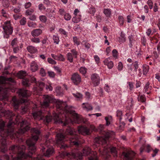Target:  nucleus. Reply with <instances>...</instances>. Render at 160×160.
Instances as JSON below:
<instances>
[{
	"label": "nucleus",
	"instance_id": "obj_1",
	"mask_svg": "<svg viewBox=\"0 0 160 160\" xmlns=\"http://www.w3.org/2000/svg\"><path fill=\"white\" fill-rule=\"evenodd\" d=\"M56 104L57 110L60 115L65 117V121L63 123L64 126H66L71 122L72 118L76 119L78 118V114L74 110L72 109L71 107H69L65 102L58 100L56 102Z\"/></svg>",
	"mask_w": 160,
	"mask_h": 160
},
{
	"label": "nucleus",
	"instance_id": "obj_2",
	"mask_svg": "<svg viewBox=\"0 0 160 160\" xmlns=\"http://www.w3.org/2000/svg\"><path fill=\"white\" fill-rule=\"evenodd\" d=\"M76 133V131L73 128L68 127L66 129L64 134L61 133L57 134L56 142L58 144H62L63 143L65 137H67L71 141V144L78 146L79 145L78 142L79 137Z\"/></svg>",
	"mask_w": 160,
	"mask_h": 160
},
{
	"label": "nucleus",
	"instance_id": "obj_3",
	"mask_svg": "<svg viewBox=\"0 0 160 160\" xmlns=\"http://www.w3.org/2000/svg\"><path fill=\"white\" fill-rule=\"evenodd\" d=\"M39 136L37 135H34L31 138L27 140L26 143L30 151L28 153L24 152L23 151L20 152L18 154V159L21 160L32 158V155L35 152L36 148L35 144L38 139Z\"/></svg>",
	"mask_w": 160,
	"mask_h": 160
},
{
	"label": "nucleus",
	"instance_id": "obj_4",
	"mask_svg": "<svg viewBox=\"0 0 160 160\" xmlns=\"http://www.w3.org/2000/svg\"><path fill=\"white\" fill-rule=\"evenodd\" d=\"M5 126L4 123H0V135L2 138L0 141V149L2 152H4L6 147V140L7 139L10 138L12 139L18 138V137L16 134L13 133L12 130H10L8 129H3Z\"/></svg>",
	"mask_w": 160,
	"mask_h": 160
},
{
	"label": "nucleus",
	"instance_id": "obj_5",
	"mask_svg": "<svg viewBox=\"0 0 160 160\" xmlns=\"http://www.w3.org/2000/svg\"><path fill=\"white\" fill-rule=\"evenodd\" d=\"M2 27L3 29L4 38L7 39L9 38L10 35L12 34L13 31V28L12 26L11 21L8 20L2 24Z\"/></svg>",
	"mask_w": 160,
	"mask_h": 160
},
{
	"label": "nucleus",
	"instance_id": "obj_6",
	"mask_svg": "<svg viewBox=\"0 0 160 160\" xmlns=\"http://www.w3.org/2000/svg\"><path fill=\"white\" fill-rule=\"evenodd\" d=\"M21 128L19 129L17 133L19 134H22L26 132L29 130L30 126L29 124L26 120H22L20 123Z\"/></svg>",
	"mask_w": 160,
	"mask_h": 160
},
{
	"label": "nucleus",
	"instance_id": "obj_7",
	"mask_svg": "<svg viewBox=\"0 0 160 160\" xmlns=\"http://www.w3.org/2000/svg\"><path fill=\"white\" fill-rule=\"evenodd\" d=\"M111 136V133L108 132H107L105 133L103 138H96L94 141L97 143L99 144H105L107 143V141L109 139Z\"/></svg>",
	"mask_w": 160,
	"mask_h": 160
},
{
	"label": "nucleus",
	"instance_id": "obj_8",
	"mask_svg": "<svg viewBox=\"0 0 160 160\" xmlns=\"http://www.w3.org/2000/svg\"><path fill=\"white\" fill-rule=\"evenodd\" d=\"M83 154L84 155L90 156L88 157L89 160H98L97 156L96 155V153L91 151V149L89 148H84L83 150Z\"/></svg>",
	"mask_w": 160,
	"mask_h": 160
},
{
	"label": "nucleus",
	"instance_id": "obj_9",
	"mask_svg": "<svg viewBox=\"0 0 160 160\" xmlns=\"http://www.w3.org/2000/svg\"><path fill=\"white\" fill-rule=\"evenodd\" d=\"M72 82L76 86H78L82 81L81 76L77 72L72 74L71 77Z\"/></svg>",
	"mask_w": 160,
	"mask_h": 160
},
{
	"label": "nucleus",
	"instance_id": "obj_10",
	"mask_svg": "<svg viewBox=\"0 0 160 160\" xmlns=\"http://www.w3.org/2000/svg\"><path fill=\"white\" fill-rule=\"evenodd\" d=\"M12 105L13 108L16 109L18 108L20 102L16 97H13L12 98ZM28 100L27 99H21L20 102L21 103H26L28 102Z\"/></svg>",
	"mask_w": 160,
	"mask_h": 160
},
{
	"label": "nucleus",
	"instance_id": "obj_11",
	"mask_svg": "<svg viewBox=\"0 0 160 160\" xmlns=\"http://www.w3.org/2000/svg\"><path fill=\"white\" fill-rule=\"evenodd\" d=\"M91 79L94 86H97L99 84L100 77L98 74L96 73L92 74L91 76Z\"/></svg>",
	"mask_w": 160,
	"mask_h": 160
},
{
	"label": "nucleus",
	"instance_id": "obj_12",
	"mask_svg": "<svg viewBox=\"0 0 160 160\" xmlns=\"http://www.w3.org/2000/svg\"><path fill=\"white\" fill-rule=\"evenodd\" d=\"M53 98L48 95H47L45 96L42 105L45 108H47L49 106L50 103L53 102Z\"/></svg>",
	"mask_w": 160,
	"mask_h": 160
},
{
	"label": "nucleus",
	"instance_id": "obj_13",
	"mask_svg": "<svg viewBox=\"0 0 160 160\" xmlns=\"http://www.w3.org/2000/svg\"><path fill=\"white\" fill-rule=\"evenodd\" d=\"M78 130L79 133L82 135H88L90 134V130L86 127L81 126L78 127Z\"/></svg>",
	"mask_w": 160,
	"mask_h": 160
},
{
	"label": "nucleus",
	"instance_id": "obj_14",
	"mask_svg": "<svg viewBox=\"0 0 160 160\" xmlns=\"http://www.w3.org/2000/svg\"><path fill=\"white\" fill-rule=\"evenodd\" d=\"M31 92L29 91L20 89L18 91L19 95L22 98H27L31 95Z\"/></svg>",
	"mask_w": 160,
	"mask_h": 160
},
{
	"label": "nucleus",
	"instance_id": "obj_15",
	"mask_svg": "<svg viewBox=\"0 0 160 160\" xmlns=\"http://www.w3.org/2000/svg\"><path fill=\"white\" fill-rule=\"evenodd\" d=\"M8 89L7 88H0V100H2L7 98Z\"/></svg>",
	"mask_w": 160,
	"mask_h": 160
},
{
	"label": "nucleus",
	"instance_id": "obj_16",
	"mask_svg": "<svg viewBox=\"0 0 160 160\" xmlns=\"http://www.w3.org/2000/svg\"><path fill=\"white\" fill-rule=\"evenodd\" d=\"M122 154L123 160H132L133 159V156L129 152H123Z\"/></svg>",
	"mask_w": 160,
	"mask_h": 160
},
{
	"label": "nucleus",
	"instance_id": "obj_17",
	"mask_svg": "<svg viewBox=\"0 0 160 160\" xmlns=\"http://www.w3.org/2000/svg\"><path fill=\"white\" fill-rule=\"evenodd\" d=\"M38 66L37 62L32 61L30 64V69L32 72H35L38 70Z\"/></svg>",
	"mask_w": 160,
	"mask_h": 160
},
{
	"label": "nucleus",
	"instance_id": "obj_18",
	"mask_svg": "<svg viewBox=\"0 0 160 160\" xmlns=\"http://www.w3.org/2000/svg\"><path fill=\"white\" fill-rule=\"evenodd\" d=\"M72 158H73L76 160H82V153L78 152L76 153H71Z\"/></svg>",
	"mask_w": 160,
	"mask_h": 160
},
{
	"label": "nucleus",
	"instance_id": "obj_19",
	"mask_svg": "<svg viewBox=\"0 0 160 160\" xmlns=\"http://www.w3.org/2000/svg\"><path fill=\"white\" fill-rule=\"evenodd\" d=\"M42 30L40 29H36L32 31L31 35L34 37H37L42 33Z\"/></svg>",
	"mask_w": 160,
	"mask_h": 160
},
{
	"label": "nucleus",
	"instance_id": "obj_20",
	"mask_svg": "<svg viewBox=\"0 0 160 160\" xmlns=\"http://www.w3.org/2000/svg\"><path fill=\"white\" fill-rule=\"evenodd\" d=\"M103 62L104 64L107 65L109 69H111L113 67L114 64L113 62L109 61L108 58L105 59Z\"/></svg>",
	"mask_w": 160,
	"mask_h": 160
},
{
	"label": "nucleus",
	"instance_id": "obj_21",
	"mask_svg": "<svg viewBox=\"0 0 160 160\" xmlns=\"http://www.w3.org/2000/svg\"><path fill=\"white\" fill-rule=\"evenodd\" d=\"M26 49L28 52L31 54L35 53L38 51L37 48L32 45L28 46Z\"/></svg>",
	"mask_w": 160,
	"mask_h": 160
},
{
	"label": "nucleus",
	"instance_id": "obj_22",
	"mask_svg": "<svg viewBox=\"0 0 160 160\" xmlns=\"http://www.w3.org/2000/svg\"><path fill=\"white\" fill-rule=\"evenodd\" d=\"M139 95H138L137 98L138 102L142 103H146V98L144 95H140V93L139 92Z\"/></svg>",
	"mask_w": 160,
	"mask_h": 160
},
{
	"label": "nucleus",
	"instance_id": "obj_23",
	"mask_svg": "<svg viewBox=\"0 0 160 160\" xmlns=\"http://www.w3.org/2000/svg\"><path fill=\"white\" fill-rule=\"evenodd\" d=\"M82 107L84 109H86L87 111L92 110L93 109V108L91 105L88 103L82 104Z\"/></svg>",
	"mask_w": 160,
	"mask_h": 160
},
{
	"label": "nucleus",
	"instance_id": "obj_24",
	"mask_svg": "<svg viewBox=\"0 0 160 160\" xmlns=\"http://www.w3.org/2000/svg\"><path fill=\"white\" fill-rule=\"evenodd\" d=\"M54 151L52 148H48L45 152L43 153L44 156L45 157H49L53 153Z\"/></svg>",
	"mask_w": 160,
	"mask_h": 160
},
{
	"label": "nucleus",
	"instance_id": "obj_25",
	"mask_svg": "<svg viewBox=\"0 0 160 160\" xmlns=\"http://www.w3.org/2000/svg\"><path fill=\"white\" fill-rule=\"evenodd\" d=\"M103 12L106 17L108 18L111 17L112 14V10L111 9L104 8L103 9Z\"/></svg>",
	"mask_w": 160,
	"mask_h": 160
},
{
	"label": "nucleus",
	"instance_id": "obj_26",
	"mask_svg": "<svg viewBox=\"0 0 160 160\" xmlns=\"http://www.w3.org/2000/svg\"><path fill=\"white\" fill-rule=\"evenodd\" d=\"M152 88V86L150 85V83L149 82H148L144 86L143 92H146L148 91H151Z\"/></svg>",
	"mask_w": 160,
	"mask_h": 160
},
{
	"label": "nucleus",
	"instance_id": "obj_27",
	"mask_svg": "<svg viewBox=\"0 0 160 160\" xmlns=\"http://www.w3.org/2000/svg\"><path fill=\"white\" fill-rule=\"evenodd\" d=\"M26 75V72L23 71H20L17 73V76L20 79H24V78Z\"/></svg>",
	"mask_w": 160,
	"mask_h": 160
},
{
	"label": "nucleus",
	"instance_id": "obj_28",
	"mask_svg": "<svg viewBox=\"0 0 160 160\" xmlns=\"http://www.w3.org/2000/svg\"><path fill=\"white\" fill-rule=\"evenodd\" d=\"M122 112L120 110L118 109L116 111V116L119 119V122H120L122 119Z\"/></svg>",
	"mask_w": 160,
	"mask_h": 160
},
{
	"label": "nucleus",
	"instance_id": "obj_29",
	"mask_svg": "<svg viewBox=\"0 0 160 160\" xmlns=\"http://www.w3.org/2000/svg\"><path fill=\"white\" fill-rule=\"evenodd\" d=\"M118 41L120 43H123L126 41L125 34L122 32H121L120 36L119 37Z\"/></svg>",
	"mask_w": 160,
	"mask_h": 160
},
{
	"label": "nucleus",
	"instance_id": "obj_30",
	"mask_svg": "<svg viewBox=\"0 0 160 160\" xmlns=\"http://www.w3.org/2000/svg\"><path fill=\"white\" fill-rule=\"evenodd\" d=\"M142 69L143 74L146 76L149 71V66L146 64H144L142 66Z\"/></svg>",
	"mask_w": 160,
	"mask_h": 160
},
{
	"label": "nucleus",
	"instance_id": "obj_31",
	"mask_svg": "<svg viewBox=\"0 0 160 160\" xmlns=\"http://www.w3.org/2000/svg\"><path fill=\"white\" fill-rule=\"evenodd\" d=\"M81 19V15L75 16L72 19V21L74 23H77L80 21Z\"/></svg>",
	"mask_w": 160,
	"mask_h": 160
},
{
	"label": "nucleus",
	"instance_id": "obj_32",
	"mask_svg": "<svg viewBox=\"0 0 160 160\" xmlns=\"http://www.w3.org/2000/svg\"><path fill=\"white\" fill-rule=\"evenodd\" d=\"M67 59L71 63L73 61V57L71 52H68L66 55Z\"/></svg>",
	"mask_w": 160,
	"mask_h": 160
},
{
	"label": "nucleus",
	"instance_id": "obj_33",
	"mask_svg": "<svg viewBox=\"0 0 160 160\" xmlns=\"http://www.w3.org/2000/svg\"><path fill=\"white\" fill-rule=\"evenodd\" d=\"M18 40L17 38H14L11 41L10 43V45L11 46V48L18 46Z\"/></svg>",
	"mask_w": 160,
	"mask_h": 160
},
{
	"label": "nucleus",
	"instance_id": "obj_34",
	"mask_svg": "<svg viewBox=\"0 0 160 160\" xmlns=\"http://www.w3.org/2000/svg\"><path fill=\"white\" fill-rule=\"evenodd\" d=\"M22 83V85L26 87H29L30 85L29 80L28 78L23 79Z\"/></svg>",
	"mask_w": 160,
	"mask_h": 160
},
{
	"label": "nucleus",
	"instance_id": "obj_35",
	"mask_svg": "<svg viewBox=\"0 0 160 160\" xmlns=\"http://www.w3.org/2000/svg\"><path fill=\"white\" fill-rule=\"evenodd\" d=\"M125 125V123L124 122H120L119 125L117 128L119 132H122L123 130Z\"/></svg>",
	"mask_w": 160,
	"mask_h": 160
},
{
	"label": "nucleus",
	"instance_id": "obj_36",
	"mask_svg": "<svg viewBox=\"0 0 160 160\" xmlns=\"http://www.w3.org/2000/svg\"><path fill=\"white\" fill-rule=\"evenodd\" d=\"M2 4L4 7L8 8L10 5L9 0H2Z\"/></svg>",
	"mask_w": 160,
	"mask_h": 160
},
{
	"label": "nucleus",
	"instance_id": "obj_37",
	"mask_svg": "<svg viewBox=\"0 0 160 160\" xmlns=\"http://www.w3.org/2000/svg\"><path fill=\"white\" fill-rule=\"evenodd\" d=\"M34 10L33 8H29L25 12V15L26 16H30L34 12Z\"/></svg>",
	"mask_w": 160,
	"mask_h": 160
},
{
	"label": "nucleus",
	"instance_id": "obj_38",
	"mask_svg": "<svg viewBox=\"0 0 160 160\" xmlns=\"http://www.w3.org/2000/svg\"><path fill=\"white\" fill-rule=\"evenodd\" d=\"M52 39L53 40V42L56 44H59L60 41L59 37L58 35H54L52 36Z\"/></svg>",
	"mask_w": 160,
	"mask_h": 160
},
{
	"label": "nucleus",
	"instance_id": "obj_39",
	"mask_svg": "<svg viewBox=\"0 0 160 160\" xmlns=\"http://www.w3.org/2000/svg\"><path fill=\"white\" fill-rule=\"evenodd\" d=\"M128 38L129 40V46L130 48H132L133 46V42L135 40H134L133 37L132 35H131L128 37Z\"/></svg>",
	"mask_w": 160,
	"mask_h": 160
},
{
	"label": "nucleus",
	"instance_id": "obj_40",
	"mask_svg": "<svg viewBox=\"0 0 160 160\" xmlns=\"http://www.w3.org/2000/svg\"><path fill=\"white\" fill-rule=\"evenodd\" d=\"M72 39L74 45L76 44L77 46L80 45V42L77 36L73 37Z\"/></svg>",
	"mask_w": 160,
	"mask_h": 160
},
{
	"label": "nucleus",
	"instance_id": "obj_41",
	"mask_svg": "<svg viewBox=\"0 0 160 160\" xmlns=\"http://www.w3.org/2000/svg\"><path fill=\"white\" fill-rule=\"evenodd\" d=\"M36 84L40 91H42L45 86V83L42 82H38Z\"/></svg>",
	"mask_w": 160,
	"mask_h": 160
},
{
	"label": "nucleus",
	"instance_id": "obj_42",
	"mask_svg": "<svg viewBox=\"0 0 160 160\" xmlns=\"http://www.w3.org/2000/svg\"><path fill=\"white\" fill-rule=\"evenodd\" d=\"M70 51L71 52V53H72L74 58H77L78 53L76 49H73L71 50Z\"/></svg>",
	"mask_w": 160,
	"mask_h": 160
},
{
	"label": "nucleus",
	"instance_id": "obj_43",
	"mask_svg": "<svg viewBox=\"0 0 160 160\" xmlns=\"http://www.w3.org/2000/svg\"><path fill=\"white\" fill-rule=\"evenodd\" d=\"M39 74L42 77H44L46 76L47 73L43 68H40L39 70Z\"/></svg>",
	"mask_w": 160,
	"mask_h": 160
},
{
	"label": "nucleus",
	"instance_id": "obj_44",
	"mask_svg": "<svg viewBox=\"0 0 160 160\" xmlns=\"http://www.w3.org/2000/svg\"><path fill=\"white\" fill-rule=\"evenodd\" d=\"M105 119L106 121V125L108 126L111 123L110 120L112 119V117L110 116L105 117Z\"/></svg>",
	"mask_w": 160,
	"mask_h": 160
},
{
	"label": "nucleus",
	"instance_id": "obj_45",
	"mask_svg": "<svg viewBox=\"0 0 160 160\" xmlns=\"http://www.w3.org/2000/svg\"><path fill=\"white\" fill-rule=\"evenodd\" d=\"M40 20L42 22L45 23L47 21V17L45 15H40L39 17Z\"/></svg>",
	"mask_w": 160,
	"mask_h": 160
},
{
	"label": "nucleus",
	"instance_id": "obj_46",
	"mask_svg": "<svg viewBox=\"0 0 160 160\" xmlns=\"http://www.w3.org/2000/svg\"><path fill=\"white\" fill-rule=\"evenodd\" d=\"M118 19L120 25L122 26L123 25L124 23V18L122 16L119 15L118 17Z\"/></svg>",
	"mask_w": 160,
	"mask_h": 160
},
{
	"label": "nucleus",
	"instance_id": "obj_47",
	"mask_svg": "<svg viewBox=\"0 0 160 160\" xmlns=\"http://www.w3.org/2000/svg\"><path fill=\"white\" fill-rule=\"evenodd\" d=\"M31 132L32 133L36 134V135H39L40 133V131L37 128H33L31 129Z\"/></svg>",
	"mask_w": 160,
	"mask_h": 160
},
{
	"label": "nucleus",
	"instance_id": "obj_48",
	"mask_svg": "<svg viewBox=\"0 0 160 160\" xmlns=\"http://www.w3.org/2000/svg\"><path fill=\"white\" fill-rule=\"evenodd\" d=\"M27 24L28 27L34 28H36L37 25L36 23L31 21H28Z\"/></svg>",
	"mask_w": 160,
	"mask_h": 160
},
{
	"label": "nucleus",
	"instance_id": "obj_49",
	"mask_svg": "<svg viewBox=\"0 0 160 160\" xmlns=\"http://www.w3.org/2000/svg\"><path fill=\"white\" fill-rule=\"evenodd\" d=\"M141 43L142 45L144 46H146L147 40L145 36H142L141 38Z\"/></svg>",
	"mask_w": 160,
	"mask_h": 160
},
{
	"label": "nucleus",
	"instance_id": "obj_50",
	"mask_svg": "<svg viewBox=\"0 0 160 160\" xmlns=\"http://www.w3.org/2000/svg\"><path fill=\"white\" fill-rule=\"evenodd\" d=\"M27 22L26 18L24 17H23L19 21L20 25L23 26L26 24Z\"/></svg>",
	"mask_w": 160,
	"mask_h": 160
},
{
	"label": "nucleus",
	"instance_id": "obj_51",
	"mask_svg": "<svg viewBox=\"0 0 160 160\" xmlns=\"http://www.w3.org/2000/svg\"><path fill=\"white\" fill-rule=\"evenodd\" d=\"M58 31L60 34L65 36L66 37L67 36L68 32H67L64 29L60 28L59 29Z\"/></svg>",
	"mask_w": 160,
	"mask_h": 160
},
{
	"label": "nucleus",
	"instance_id": "obj_52",
	"mask_svg": "<svg viewBox=\"0 0 160 160\" xmlns=\"http://www.w3.org/2000/svg\"><path fill=\"white\" fill-rule=\"evenodd\" d=\"M118 51L116 49H114L112 51V56L115 59L118 58Z\"/></svg>",
	"mask_w": 160,
	"mask_h": 160
},
{
	"label": "nucleus",
	"instance_id": "obj_53",
	"mask_svg": "<svg viewBox=\"0 0 160 160\" xmlns=\"http://www.w3.org/2000/svg\"><path fill=\"white\" fill-rule=\"evenodd\" d=\"M87 68L85 67H81L79 69L80 72L82 74L84 75L87 72Z\"/></svg>",
	"mask_w": 160,
	"mask_h": 160
},
{
	"label": "nucleus",
	"instance_id": "obj_54",
	"mask_svg": "<svg viewBox=\"0 0 160 160\" xmlns=\"http://www.w3.org/2000/svg\"><path fill=\"white\" fill-rule=\"evenodd\" d=\"M31 41L32 42L36 43H39L40 42V40L38 38L34 37L31 39Z\"/></svg>",
	"mask_w": 160,
	"mask_h": 160
},
{
	"label": "nucleus",
	"instance_id": "obj_55",
	"mask_svg": "<svg viewBox=\"0 0 160 160\" xmlns=\"http://www.w3.org/2000/svg\"><path fill=\"white\" fill-rule=\"evenodd\" d=\"M128 85L129 89L130 91H132L134 88V83L132 82H127Z\"/></svg>",
	"mask_w": 160,
	"mask_h": 160
},
{
	"label": "nucleus",
	"instance_id": "obj_56",
	"mask_svg": "<svg viewBox=\"0 0 160 160\" xmlns=\"http://www.w3.org/2000/svg\"><path fill=\"white\" fill-rule=\"evenodd\" d=\"M73 96L76 98L79 99H82V95L79 93H73Z\"/></svg>",
	"mask_w": 160,
	"mask_h": 160
},
{
	"label": "nucleus",
	"instance_id": "obj_57",
	"mask_svg": "<svg viewBox=\"0 0 160 160\" xmlns=\"http://www.w3.org/2000/svg\"><path fill=\"white\" fill-rule=\"evenodd\" d=\"M38 8L39 10L40 11H44L46 9V7L42 3H40L39 4Z\"/></svg>",
	"mask_w": 160,
	"mask_h": 160
},
{
	"label": "nucleus",
	"instance_id": "obj_58",
	"mask_svg": "<svg viewBox=\"0 0 160 160\" xmlns=\"http://www.w3.org/2000/svg\"><path fill=\"white\" fill-rule=\"evenodd\" d=\"M64 18L67 21L69 20L71 18V16L69 13H66L64 15Z\"/></svg>",
	"mask_w": 160,
	"mask_h": 160
},
{
	"label": "nucleus",
	"instance_id": "obj_59",
	"mask_svg": "<svg viewBox=\"0 0 160 160\" xmlns=\"http://www.w3.org/2000/svg\"><path fill=\"white\" fill-rule=\"evenodd\" d=\"M13 49V51L14 53H17L19 52L20 49L19 46H15L12 48Z\"/></svg>",
	"mask_w": 160,
	"mask_h": 160
},
{
	"label": "nucleus",
	"instance_id": "obj_60",
	"mask_svg": "<svg viewBox=\"0 0 160 160\" xmlns=\"http://www.w3.org/2000/svg\"><path fill=\"white\" fill-rule=\"evenodd\" d=\"M133 66L134 68V71L136 72L137 71V69L138 68V61H135L134 62L133 65Z\"/></svg>",
	"mask_w": 160,
	"mask_h": 160
},
{
	"label": "nucleus",
	"instance_id": "obj_61",
	"mask_svg": "<svg viewBox=\"0 0 160 160\" xmlns=\"http://www.w3.org/2000/svg\"><path fill=\"white\" fill-rule=\"evenodd\" d=\"M58 58L57 60L61 61H64L65 60V59L64 58L63 55L61 54H60L58 55Z\"/></svg>",
	"mask_w": 160,
	"mask_h": 160
},
{
	"label": "nucleus",
	"instance_id": "obj_62",
	"mask_svg": "<svg viewBox=\"0 0 160 160\" xmlns=\"http://www.w3.org/2000/svg\"><path fill=\"white\" fill-rule=\"evenodd\" d=\"M152 151H153V153L152 154V157H154L158 153V152L159 151V149L155 148L154 149H153Z\"/></svg>",
	"mask_w": 160,
	"mask_h": 160
},
{
	"label": "nucleus",
	"instance_id": "obj_63",
	"mask_svg": "<svg viewBox=\"0 0 160 160\" xmlns=\"http://www.w3.org/2000/svg\"><path fill=\"white\" fill-rule=\"evenodd\" d=\"M150 40L153 42V43H157L158 42L159 40L155 36L150 37Z\"/></svg>",
	"mask_w": 160,
	"mask_h": 160
},
{
	"label": "nucleus",
	"instance_id": "obj_64",
	"mask_svg": "<svg viewBox=\"0 0 160 160\" xmlns=\"http://www.w3.org/2000/svg\"><path fill=\"white\" fill-rule=\"evenodd\" d=\"M153 149L151 147L150 145L148 144L147 145L145 150L146 152L149 153Z\"/></svg>",
	"mask_w": 160,
	"mask_h": 160
}]
</instances>
